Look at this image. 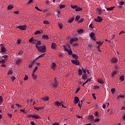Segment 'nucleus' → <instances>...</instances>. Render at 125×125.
Returning <instances> with one entry per match:
<instances>
[{
    "label": "nucleus",
    "mask_w": 125,
    "mask_h": 125,
    "mask_svg": "<svg viewBox=\"0 0 125 125\" xmlns=\"http://www.w3.org/2000/svg\"><path fill=\"white\" fill-rule=\"evenodd\" d=\"M36 48L38 49L40 52L41 53H44V52H46V46H38L37 45H35Z\"/></svg>",
    "instance_id": "f257e3e1"
},
{
    "label": "nucleus",
    "mask_w": 125,
    "mask_h": 125,
    "mask_svg": "<svg viewBox=\"0 0 125 125\" xmlns=\"http://www.w3.org/2000/svg\"><path fill=\"white\" fill-rule=\"evenodd\" d=\"M27 28V25L26 24L23 25H19L17 27V29H20V30H22V31H25Z\"/></svg>",
    "instance_id": "f03ea898"
},
{
    "label": "nucleus",
    "mask_w": 125,
    "mask_h": 125,
    "mask_svg": "<svg viewBox=\"0 0 125 125\" xmlns=\"http://www.w3.org/2000/svg\"><path fill=\"white\" fill-rule=\"evenodd\" d=\"M0 46H1V52H2V53H5V52H6V49L3 46V44H1Z\"/></svg>",
    "instance_id": "7ed1b4c3"
},
{
    "label": "nucleus",
    "mask_w": 125,
    "mask_h": 125,
    "mask_svg": "<svg viewBox=\"0 0 125 125\" xmlns=\"http://www.w3.org/2000/svg\"><path fill=\"white\" fill-rule=\"evenodd\" d=\"M89 37L92 39V40H93L94 41H96L95 40V33L93 32H91V34H89Z\"/></svg>",
    "instance_id": "20e7f679"
},
{
    "label": "nucleus",
    "mask_w": 125,
    "mask_h": 125,
    "mask_svg": "<svg viewBox=\"0 0 125 125\" xmlns=\"http://www.w3.org/2000/svg\"><path fill=\"white\" fill-rule=\"evenodd\" d=\"M72 63L73 64H75V65H77V66L80 65V62L78 60H71Z\"/></svg>",
    "instance_id": "39448f33"
},
{
    "label": "nucleus",
    "mask_w": 125,
    "mask_h": 125,
    "mask_svg": "<svg viewBox=\"0 0 125 125\" xmlns=\"http://www.w3.org/2000/svg\"><path fill=\"white\" fill-rule=\"evenodd\" d=\"M102 17L99 16L97 17V19H95V21H96V22H102Z\"/></svg>",
    "instance_id": "423d86ee"
},
{
    "label": "nucleus",
    "mask_w": 125,
    "mask_h": 125,
    "mask_svg": "<svg viewBox=\"0 0 125 125\" xmlns=\"http://www.w3.org/2000/svg\"><path fill=\"white\" fill-rule=\"evenodd\" d=\"M110 62L111 63H117L118 62V59L116 57H113L111 59Z\"/></svg>",
    "instance_id": "0eeeda50"
},
{
    "label": "nucleus",
    "mask_w": 125,
    "mask_h": 125,
    "mask_svg": "<svg viewBox=\"0 0 125 125\" xmlns=\"http://www.w3.org/2000/svg\"><path fill=\"white\" fill-rule=\"evenodd\" d=\"M54 83H53V87H57L58 84L57 83V80H56V78H54Z\"/></svg>",
    "instance_id": "6e6552de"
},
{
    "label": "nucleus",
    "mask_w": 125,
    "mask_h": 125,
    "mask_svg": "<svg viewBox=\"0 0 125 125\" xmlns=\"http://www.w3.org/2000/svg\"><path fill=\"white\" fill-rule=\"evenodd\" d=\"M78 41H79V39H78L77 38H74L71 39L70 41V43L71 44H72V43H73V42H78Z\"/></svg>",
    "instance_id": "1a4fd4ad"
},
{
    "label": "nucleus",
    "mask_w": 125,
    "mask_h": 125,
    "mask_svg": "<svg viewBox=\"0 0 125 125\" xmlns=\"http://www.w3.org/2000/svg\"><path fill=\"white\" fill-rule=\"evenodd\" d=\"M65 50L67 51L69 55H73V51H72V50H71V49L69 50L65 48Z\"/></svg>",
    "instance_id": "9d476101"
},
{
    "label": "nucleus",
    "mask_w": 125,
    "mask_h": 125,
    "mask_svg": "<svg viewBox=\"0 0 125 125\" xmlns=\"http://www.w3.org/2000/svg\"><path fill=\"white\" fill-rule=\"evenodd\" d=\"M52 49H56V47H57V45L55 43H52L51 46Z\"/></svg>",
    "instance_id": "9b49d317"
},
{
    "label": "nucleus",
    "mask_w": 125,
    "mask_h": 125,
    "mask_svg": "<svg viewBox=\"0 0 125 125\" xmlns=\"http://www.w3.org/2000/svg\"><path fill=\"white\" fill-rule=\"evenodd\" d=\"M79 101H80V99H79V97H75L74 98V103L75 104H78Z\"/></svg>",
    "instance_id": "f8f14e48"
},
{
    "label": "nucleus",
    "mask_w": 125,
    "mask_h": 125,
    "mask_svg": "<svg viewBox=\"0 0 125 125\" xmlns=\"http://www.w3.org/2000/svg\"><path fill=\"white\" fill-rule=\"evenodd\" d=\"M32 118L33 119H36L37 120L38 119H41V117L40 116L38 115V114L32 115Z\"/></svg>",
    "instance_id": "ddd939ff"
},
{
    "label": "nucleus",
    "mask_w": 125,
    "mask_h": 125,
    "mask_svg": "<svg viewBox=\"0 0 125 125\" xmlns=\"http://www.w3.org/2000/svg\"><path fill=\"white\" fill-rule=\"evenodd\" d=\"M42 39L43 40H46V41H47V40L49 39V37H48V36L47 35H42Z\"/></svg>",
    "instance_id": "4468645a"
},
{
    "label": "nucleus",
    "mask_w": 125,
    "mask_h": 125,
    "mask_svg": "<svg viewBox=\"0 0 125 125\" xmlns=\"http://www.w3.org/2000/svg\"><path fill=\"white\" fill-rule=\"evenodd\" d=\"M36 62V61H34L31 62V64H29V69H31V68L33 67V66H34V64H35V62Z\"/></svg>",
    "instance_id": "2eb2a0df"
},
{
    "label": "nucleus",
    "mask_w": 125,
    "mask_h": 125,
    "mask_svg": "<svg viewBox=\"0 0 125 125\" xmlns=\"http://www.w3.org/2000/svg\"><path fill=\"white\" fill-rule=\"evenodd\" d=\"M72 57L73 58H74L75 60H78V59H79V56L76 54H72Z\"/></svg>",
    "instance_id": "dca6fc26"
},
{
    "label": "nucleus",
    "mask_w": 125,
    "mask_h": 125,
    "mask_svg": "<svg viewBox=\"0 0 125 125\" xmlns=\"http://www.w3.org/2000/svg\"><path fill=\"white\" fill-rule=\"evenodd\" d=\"M22 62V59H19L17 61H16V64L17 65H19V64H21V62Z\"/></svg>",
    "instance_id": "f3484780"
},
{
    "label": "nucleus",
    "mask_w": 125,
    "mask_h": 125,
    "mask_svg": "<svg viewBox=\"0 0 125 125\" xmlns=\"http://www.w3.org/2000/svg\"><path fill=\"white\" fill-rule=\"evenodd\" d=\"M96 44L98 45V46H101V45H102V44H103V42L98 41V42H96Z\"/></svg>",
    "instance_id": "a211bd4d"
},
{
    "label": "nucleus",
    "mask_w": 125,
    "mask_h": 125,
    "mask_svg": "<svg viewBox=\"0 0 125 125\" xmlns=\"http://www.w3.org/2000/svg\"><path fill=\"white\" fill-rule=\"evenodd\" d=\"M88 48L89 49H92L93 48V47L94 46V45L93 44H89L88 45Z\"/></svg>",
    "instance_id": "6ab92c4d"
},
{
    "label": "nucleus",
    "mask_w": 125,
    "mask_h": 125,
    "mask_svg": "<svg viewBox=\"0 0 125 125\" xmlns=\"http://www.w3.org/2000/svg\"><path fill=\"white\" fill-rule=\"evenodd\" d=\"M91 81V78L87 79L85 83H83V84L82 85L83 86H84V85L86 84V83H88V82H90Z\"/></svg>",
    "instance_id": "aec40b11"
},
{
    "label": "nucleus",
    "mask_w": 125,
    "mask_h": 125,
    "mask_svg": "<svg viewBox=\"0 0 125 125\" xmlns=\"http://www.w3.org/2000/svg\"><path fill=\"white\" fill-rule=\"evenodd\" d=\"M98 82L99 83H101V84H103V83H104V81L102 79H98Z\"/></svg>",
    "instance_id": "412c9836"
},
{
    "label": "nucleus",
    "mask_w": 125,
    "mask_h": 125,
    "mask_svg": "<svg viewBox=\"0 0 125 125\" xmlns=\"http://www.w3.org/2000/svg\"><path fill=\"white\" fill-rule=\"evenodd\" d=\"M55 104L58 107H59V106L61 105V103H60L59 102L57 101L55 102Z\"/></svg>",
    "instance_id": "4be33fe9"
},
{
    "label": "nucleus",
    "mask_w": 125,
    "mask_h": 125,
    "mask_svg": "<svg viewBox=\"0 0 125 125\" xmlns=\"http://www.w3.org/2000/svg\"><path fill=\"white\" fill-rule=\"evenodd\" d=\"M74 20H75V17H73L71 19H70L69 20H68V23H72V22H73V21H74Z\"/></svg>",
    "instance_id": "5701e85b"
},
{
    "label": "nucleus",
    "mask_w": 125,
    "mask_h": 125,
    "mask_svg": "<svg viewBox=\"0 0 125 125\" xmlns=\"http://www.w3.org/2000/svg\"><path fill=\"white\" fill-rule=\"evenodd\" d=\"M78 75L79 76H82V75H83V70L82 69H79Z\"/></svg>",
    "instance_id": "b1692460"
},
{
    "label": "nucleus",
    "mask_w": 125,
    "mask_h": 125,
    "mask_svg": "<svg viewBox=\"0 0 125 125\" xmlns=\"http://www.w3.org/2000/svg\"><path fill=\"white\" fill-rule=\"evenodd\" d=\"M88 120H92L91 121H93V120H94V117L93 115H90L88 116Z\"/></svg>",
    "instance_id": "393cba45"
},
{
    "label": "nucleus",
    "mask_w": 125,
    "mask_h": 125,
    "mask_svg": "<svg viewBox=\"0 0 125 125\" xmlns=\"http://www.w3.org/2000/svg\"><path fill=\"white\" fill-rule=\"evenodd\" d=\"M119 80L122 81V82H124V81H125V76L122 75L120 76Z\"/></svg>",
    "instance_id": "a878e982"
},
{
    "label": "nucleus",
    "mask_w": 125,
    "mask_h": 125,
    "mask_svg": "<svg viewBox=\"0 0 125 125\" xmlns=\"http://www.w3.org/2000/svg\"><path fill=\"white\" fill-rule=\"evenodd\" d=\"M81 19V16L80 15H77L76 18H75V21H79V20Z\"/></svg>",
    "instance_id": "bb28decb"
},
{
    "label": "nucleus",
    "mask_w": 125,
    "mask_h": 125,
    "mask_svg": "<svg viewBox=\"0 0 125 125\" xmlns=\"http://www.w3.org/2000/svg\"><path fill=\"white\" fill-rule=\"evenodd\" d=\"M13 8L12 5H9L8 6L7 9L8 10H11Z\"/></svg>",
    "instance_id": "cd10ccee"
},
{
    "label": "nucleus",
    "mask_w": 125,
    "mask_h": 125,
    "mask_svg": "<svg viewBox=\"0 0 125 125\" xmlns=\"http://www.w3.org/2000/svg\"><path fill=\"white\" fill-rule=\"evenodd\" d=\"M82 10H83V8H82L80 7H77V8L75 9V11H77V12L82 11Z\"/></svg>",
    "instance_id": "c85d7f7f"
},
{
    "label": "nucleus",
    "mask_w": 125,
    "mask_h": 125,
    "mask_svg": "<svg viewBox=\"0 0 125 125\" xmlns=\"http://www.w3.org/2000/svg\"><path fill=\"white\" fill-rule=\"evenodd\" d=\"M32 78L34 80H36L38 78V76L35 74V73H32Z\"/></svg>",
    "instance_id": "c756f323"
},
{
    "label": "nucleus",
    "mask_w": 125,
    "mask_h": 125,
    "mask_svg": "<svg viewBox=\"0 0 125 125\" xmlns=\"http://www.w3.org/2000/svg\"><path fill=\"white\" fill-rule=\"evenodd\" d=\"M83 29H80L77 31L78 34H83Z\"/></svg>",
    "instance_id": "7c9ffc66"
},
{
    "label": "nucleus",
    "mask_w": 125,
    "mask_h": 125,
    "mask_svg": "<svg viewBox=\"0 0 125 125\" xmlns=\"http://www.w3.org/2000/svg\"><path fill=\"white\" fill-rule=\"evenodd\" d=\"M82 79L83 80H86V79H87L86 74H83L82 76Z\"/></svg>",
    "instance_id": "2f4dec72"
},
{
    "label": "nucleus",
    "mask_w": 125,
    "mask_h": 125,
    "mask_svg": "<svg viewBox=\"0 0 125 125\" xmlns=\"http://www.w3.org/2000/svg\"><path fill=\"white\" fill-rule=\"evenodd\" d=\"M113 9H114V7H111L106 8L107 11H111V10H113Z\"/></svg>",
    "instance_id": "473e14b6"
},
{
    "label": "nucleus",
    "mask_w": 125,
    "mask_h": 125,
    "mask_svg": "<svg viewBox=\"0 0 125 125\" xmlns=\"http://www.w3.org/2000/svg\"><path fill=\"white\" fill-rule=\"evenodd\" d=\"M43 100L44 101H48V100H49V98L48 97H45L43 98Z\"/></svg>",
    "instance_id": "72a5a7b5"
},
{
    "label": "nucleus",
    "mask_w": 125,
    "mask_h": 125,
    "mask_svg": "<svg viewBox=\"0 0 125 125\" xmlns=\"http://www.w3.org/2000/svg\"><path fill=\"white\" fill-rule=\"evenodd\" d=\"M12 74H13V71L12 70H9L7 72V75H12Z\"/></svg>",
    "instance_id": "f704fd0d"
},
{
    "label": "nucleus",
    "mask_w": 125,
    "mask_h": 125,
    "mask_svg": "<svg viewBox=\"0 0 125 125\" xmlns=\"http://www.w3.org/2000/svg\"><path fill=\"white\" fill-rule=\"evenodd\" d=\"M82 71L83 73L84 74H86V70H85V68H83V67H82Z\"/></svg>",
    "instance_id": "c9c22d12"
},
{
    "label": "nucleus",
    "mask_w": 125,
    "mask_h": 125,
    "mask_svg": "<svg viewBox=\"0 0 125 125\" xmlns=\"http://www.w3.org/2000/svg\"><path fill=\"white\" fill-rule=\"evenodd\" d=\"M97 10H98V14H101V13H102V9H99V8H98L97 9Z\"/></svg>",
    "instance_id": "e433bc0d"
},
{
    "label": "nucleus",
    "mask_w": 125,
    "mask_h": 125,
    "mask_svg": "<svg viewBox=\"0 0 125 125\" xmlns=\"http://www.w3.org/2000/svg\"><path fill=\"white\" fill-rule=\"evenodd\" d=\"M71 8H73V9H76V8H78V5H74V6L71 5Z\"/></svg>",
    "instance_id": "4c0bfd02"
},
{
    "label": "nucleus",
    "mask_w": 125,
    "mask_h": 125,
    "mask_svg": "<svg viewBox=\"0 0 125 125\" xmlns=\"http://www.w3.org/2000/svg\"><path fill=\"white\" fill-rule=\"evenodd\" d=\"M117 72L116 71H113L112 73H111V76L113 77H115V76L116 75Z\"/></svg>",
    "instance_id": "58836bf2"
},
{
    "label": "nucleus",
    "mask_w": 125,
    "mask_h": 125,
    "mask_svg": "<svg viewBox=\"0 0 125 125\" xmlns=\"http://www.w3.org/2000/svg\"><path fill=\"white\" fill-rule=\"evenodd\" d=\"M59 27L61 30H62L63 29V25L61 23H59Z\"/></svg>",
    "instance_id": "ea45409f"
},
{
    "label": "nucleus",
    "mask_w": 125,
    "mask_h": 125,
    "mask_svg": "<svg viewBox=\"0 0 125 125\" xmlns=\"http://www.w3.org/2000/svg\"><path fill=\"white\" fill-rule=\"evenodd\" d=\"M28 75H25L24 76V78H23V81H27V80H28Z\"/></svg>",
    "instance_id": "a19ab883"
},
{
    "label": "nucleus",
    "mask_w": 125,
    "mask_h": 125,
    "mask_svg": "<svg viewBox=\"0 0 125 125\" xmlns=\"http://www.w3.org/2000/svg\"><path fill=\"white\" fill-rule=\"evenodd\" d=\"M37 70H38V66H36L34 70L32 72V74H35V73H36V71H37Z\"/></svg>",
    "instance_id": "79ce46f5"
},
{
    "label": "nucleus",
    "mask_w": 125,
    "mask_h": 125,
    "mask_svg": "<svg viewBox=\"0 0 125 125\" xmlns=\"http://www.w3.org/2000/svg\"><path fill=\"white\" fill-rule=\"evenodd\" d=\"M125 3V2L124 1H121L120 3H119V5H120L121 6H122V5H124V4Z\"/></svg>",
    "instance_id": "37998d69"
},
{
    "label": "nucleus",
    "mask_w": 125,
    "mask_h": 125,
    "mask_svg": "<svg viewBox=\"0 0 125 125\" xmlns=\"http://www.w3.org/2000/svg\"><path fill=\"white\" fill-rule=\"evenodd\" d=\"M115 90H116V89L115 88H112L111 90V93L112 94H114V93H115Z\"/></svg>",
    "instance_id": "c03bdc74"
},
{
    "label": "nucleus",
    "mask_w": 125,
    "mask_h": 125,
    "mask_svg": "<svg viewBox=\"0 0 125 125\" xmlns=\"http://www.w3.org/2000/svg\"><path fill=\"white\" fill-rule=\"evenodd\" d=\"M44 55H45V54H42V55L38 56V58H42V57H44Z\"/></svg>",
    "instance_id": "a18cd8bd"
},
{
    "label": "nucleus",
    "mask_w": 125,
    "mask_h": 125,
    "mask_svg": "<svg viewBox=\"0 0 125 125\" xmlns=\"http://www.w3.org/2000/svg\"><path fill=\"white\" fill-rule=\"evenodd\" d=\"M3 100V98H2V96H0V104L2 103V101Z\"/></svg>",
    "instance_id": "49530a36"
},
{
    "label": "nucleus",
    "mask_w": 125,
    "mask_h": 125,
    "mask_svg": "<svg viewBox=\"0 0 125 125\" xmlns=\"http://www.w3.org/2000/svg\"><path fill=\"white\" fill-rule=\"evenodd\" d=\"M38 34H41V31L37 30L35 32L34 35H38Z\"/></svg>",
    "instance_id": "de8ad7c7"
},
{
    "label": "nucleus",
    "mask_w": 125,
    "mask_h": 125,
    "mask_svg": "<svg viewBox=\"0 0 125 125\" xmlns=\"http://www.w3.org/2000/svg\"><path fill=\"white\" fill-rule=\"evenodd\" d=\"M5 60H6V59L2 60L0 61V63H2V64L5 63Z\"/></svg>",
    "instance_id": "09e8293b"
},
{
    "label": "nucleus",
    "mask_w": 125,
    "mask_h": 125,
    "mask_svg": "<svg viewBox=\"0 0 125 125\" xmlns=\"http://www.w3.org/2000/svg\"><path fill=\"white\" fill-rule=\"evenodd\" d=\"M42 44V43L41 42V41H38L37 43H36V45H41Z\"/></svg>",
    "instance_id": "8fccbe9b"
},
{
    "label": "nucleus",
    "mask_w": 125,
    "mask_h": 125,
    "mask_svg": "<svg viewBox=\"0 0 125 125\" xmlns=\"http://www.w3.org/2000/svg\"><path fill=\"white\" fill-rule=\"evenodd\" d=\"M60 8L62 9V8H65V5H60Z\"/></svg>",
    "instance_id": "3c124183"
},
{
    "label": "nucleus",
    "mask_w": 125,
    "mask_h": 125,
    "mask_svg": "<svg viewBox=\"0 0 125 125\" xmlns=\"http://www.w3.org/2000/svg\"><path fill=\"white\" fill-rule=\"evenodd\" d=\"M43 24H47V25H48V24H49V22L47 21H43Z\"/></svg>",
    "instance_id": "603ef678"
},
{
    "label": "nucleus",
    "mask_w": 125,
    "mask_h": 125,
    "mask_svg": "<svg viewBox=\"0 0 125 125\" xmlns=\"http://www.w3.org/2000/svg\"><path fill=\"white\" fill-rule=\"evenodd\" d=\"M64 103L63 102H61V105H62V108H66L65 106H64Z\"/></svg>",
    "instance_id": "864d4df0"
},
{
    "label": "nucleus",
    "mask_w": 125,
    "mask_h": 125,
    "mask_svg": "<svg viewBox=\"0 0 125 125\" xmlns=\"http://www.w3.org/2000/svg\"><path fill=\"white\" fill-rule=\"evenodd\" d=\"M55 66H56V64L55 63V62H52V68H54V67H55Z\"/></svg>",
    "instance_id": "5fc2aeb1"
},
{
    "label": "nucleus",
    "mask_w": 125,
    "mask_h": 125,
    "mask_svg": "<svg viewBox=\"0 0 125 125\" xmlns=\"http://www.w3.org/2000/svg\"><path fill=\"white\" fill-rule=\"evenodd\" d=\"M83 21V18H82L79 21L78 23H82Z\"/></svg>",
    "instance_id": "6e6d98bb"
},
{
    "label": "nucleus",
    "mask_w": 125,
    "mask_h": 125,
    "mask_svg": "<svg viewBox=\"0 0 125 125\" xmlns=\"http://www.w3.org/2000/svg\"><path fill=\"white\" fill-rule=\"evenodd\" d=\"M16 78L15 76H12L11 78V80H12V82H14V80H15Z\"/></svg>",
    "instance_id": "4d7b16f0"
},
{
    "label": "nucleus",
    "mask_w": 125,
    "mask_h": 125,
    "mask_svg": "<svg viewBox=\"0 0 125 125\" xmlns=\"http://www.w3.org/2000/svg\"><path fill=\"white\" fill-rule=\"evenodd\" d=\"M16 106H17V107H18L19 108H21V107H22V106L18 104H16Z\"/></svg>",
    "instance_id": "13d9d810"
},
{
    "label": "nucleus",
    "mask_w": 125,
    "mask_h": 125,
    "mask_svg": "<svg viewBox=\"0 0 125 125\" xmlns=\"http://www.w3.org/2000/svg\"><path fill=\"white\" fill-rule=\"evenodd\" d=\"M89 28H94V26H93V24L91 23L89 25Z\"/></svg>",
    "instance_id": "bf43d9fd"
},
{
    "label": "nucleus",
    "mask_w": 125,
    "mask_h": 125,
    "mask_svg": "<svg viewBox=\"0 0 125 125\" xmlns=\"http://www.w3.org/2000/svg\"><path fill=\"white\" fill-rule=\"evenodd\" d=\"M81 105H83V101H81V102L78 104V106H79V107H81Z\"/></svg>",
    "instance_id": "052dcab7"
},
{
    "label": "nucleus",
    "mask_w": 125,
    "mask_h": 125,
    "mask_svg": "<svg viewBox=\"0 0 125 125\" xmlns=\"http://www.w3.org/2000/svg\"><path fill=\"white\" fill-rule=\"evenodd\" d=\"M23 52L22 50L20 51V52L18 53L19 55H21V54H23Z\"/></svg>",
    "instance_id": "680f3d73"
},
{
    "label": "nucleus",
    "mask_w": 125,
    "mask_h": 125,
    "mask_svg": "<svg viewBox=\"0 0 125 125\" xmlns=\"http://www.w3.org/2000/svg\"><path fill=\"white\" fill-rule=\"evenodd\" d=\"M99 121H100V119L98 118H96L94 119V122H99Z\"/></svg>",
    "instance_id": "e2e57ef3"
},
{
    "label": "nucleus",
    "mask_w": 125,
    "mask_h": 125,
    "mask_svg": "<svg viewBox=\"0 0 125 125\" xmlns=\"http://www.w3.org/2000/svg\"><path fill=\"white\" fill-rule=\"evenodd\" d=\"M92 96H93V97L94 99H95V100H96V97L95 96V93H93L92 94Z\"/></svg>",
    "instance_id": "0e129e2a"
},
{
    "label": "nucleus",
    "mask_w": 125,
    "mask_h": 125,
    "mask_svg": "<svg viewBox=\"0 0 125 125\" xmlns=\"http://www.w3.org/2000/svg\"><path fill=\"white\" fill-rule=\"evenodd\" d=\"M115 68L117 70H119L120 67L119 66V65H116L115 66Z\"/></svg>",
    "instance_id": "69168bd1"
},
{
    "label": "nucleus",
    "mask_w": 125,
    "mask_h": 125,
    "mask_svg": "<svg viewBox=\"0 0 125 125\" xmlns=\"http://www.w3.org/2000/svg\"><path fill=\"white\" fill-rule=\"evenodd\" d=\"M125 31H122L121 32L119 33V35H122V34H125Z\"/></svg>",
    "instance_id": "338daca9"
},
{
    "label": "nucleus",
    "mask_w": 125,
    "mask_h": 125,
    "mask_svg": "<svg viewBox=\"0 0 125 125\" xmlns=\"http://www.w3.org/2000/svg\"><path fill=\"white\" fill-rule=\"evenodd\" d=\"M8 116L9 117V118H12V114L10 113H8Z\"/></svg>",
    "instance_id": "774afa93"
}]
</instances>
